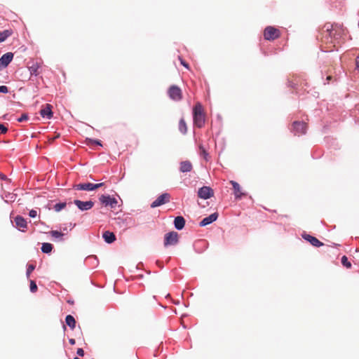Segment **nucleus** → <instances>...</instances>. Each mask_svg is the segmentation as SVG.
I'll return each mask as SVG.
<instances>
[{
  "label": "nucleus",
  "instance_id": "nucleus-1",
  "mask_svg": "<svg viewBox=\"0 0 359 359\" xmlns=\"http://www.w3.org/2000/svg\"><path fill=\"white\" fill-rule=\"evenodd\" d=\"M193 120L194 125L199 128L205 124V114L201 103H197L193 108Z\"/></svg>",
  "mask_w": 359,
  "mask_h": 359
},
{
  "label": "nucleus",
  "instance_id": "nucleus-2",
  "mask_svg": "<svg viewBox=\"0 0 359 359\" xmlns=\"http://www.w3.org/2000/svg\"><path fill=\"white\" fill-rule=\"evenodd\" d=\"M115 222L118 228L123 230L136 225L135 219L133 217L128 216L125 217H118L115 218Z\"/></svg>",
  "mask_w": 359,
  "mask_h": 359
},
{
  "label": "nucleus",
  "instance_id": "nucleus-3",
  "mask_svg": "<svg viewBox=\"0 0 359 359\" xmlns=\"http://www.w3.org/2000/svg\"><path fill=\"white\" fill-rule=\"evenodd\" d=\"M307 130L306 123L304 121H294L290 128V131L297 136L305 135Z\"/></svg>",
  "mask_w": 359,
  "mask_h": 359
},
{
  "label": "nucleus",
  "instance_id": "nucleus-4",
  "mask_svg": "<svg viewBox=\"0 0 359 359\" xmlns=\"http://www.w3.org/2000/svg\"><path fill=\"white\" fill-rule=\"evenodd\" d=\"M104 183L101 182L98 184H93L90 182H86V183H79L77 184L74 185L73 189L74 190H82V191H95L102 186H104Z\"/></svg>",
  "mask_w": 359,
  "mask_h": 359
},
{
  "label": "nucleus",
  "instance_id": "nucleus-5",
  "mask_svg": "<svg viewBox=\"0 0 359 359\" xmlns=\"http://www.w3.org/2000/svg\"><path fill=\"white\" fill-rule=\"evenodd\" d=\"M280 36V31L272 26H267L264 30V39L267 41H273Z\"/></svg>",
  "mask_w": 359,
  "mask_h": 359
},
{
  "label": "nucleus",
  "instance_id": "nucleus-6",
  "mask_svg": "<svg viewBox=\"0 0 359 359\" xmlns=\"http://www.w3.org/2000/svg\"><path fill=\"white\" fill-rule=\"evenodd\" d=\"M99 200L104 206H109L111 208H114L118 203L117 200L114 197L108 194L101 195Z\"/></svg>",
  "mask_w": 359,
  "mask_h": 359
},
{
  "label": "nucleus",
  "instance_id": "nucleus-7",
  "mask_svg": "<svg viewBox=\"0 0 359 359\" xmlns=\"http://www.w3.org/2000/svg\"><path fill=\"white\" fill-rule=\"evenodd\" d=\"M168 93L170 98L172 100L180 101L182 98V90L177 86H171L168 89Z\"/></svg>",
  "mask_w": 359,
  "mask_h": 359
},
{
  "label": "nucleus",
  "instance_id": "nucleus-8",
  "mask_svg": "<svg viewBox=\"0 0 359 359\" xmlns=\"http://www.w3.org/2000/svg\"><path fill=\"white\" fill-rule=\"evenodd\" d=\"M170 195L168 193H163L151 203V208H154L163 205L170 201Z\"/></svg>",
  "mask_w": 359,
  "mask_h": 359
},
{
  "label": "nucleus",
  "instance_id": "nucleus-9",
  "mask_svg": "<svg viewBox=\"0 0 359 359\" xmlns=\"http://www.w3.org/2000/svg\"><path fill=\"white\" fill-rule=\"evenodd\" d=\"M178 243V233L176 231H170L165 234L164 245H175Z\"/></svg>",
  "mask_w": 359,
  "mask_h": 359
},
{
  "label": "nucleus",
  "instance_id": "nucleus-10",
  "mask_svg": "<svg viewBox=\"0 0 359 359\" xmlns=\"http://www.w3.org/2000/svg\"><path fill=\"white\" fill-rule=\"evenodd\" d=\"M74 204L82 212L90 210L94 206V202L91 200L83 201L79 199L74 201Z\"/></svg>",
  "mask_w": 359,
  "mask_h": 359
},
{
  "label": "nucleus",
  "instance_id": "nucleus-11",
  "mask_svg": "<svg viewBox=\"0 0 359 359\" xmlns=\"http://www.w3.org/2000/svg\"><path fill=\"white\" fill-rule=\"evenodd\" d=\"M198 196L202 199H209L214 195L213 189L208 186H203L198 190Z\"/></svg>",
  "mask_w": 359,
  "mask_h": 359
},
{
  "label": "nucleus",
  "instance_id": "nucleus-12",
  "mask_svg": "<svg viewBox=\"0 0 359 359\" xmlns=\"http://www.w3.org/2000/svg\"><path fill=\"white\" fill-rule=\"evenodd\" d=\"M302 237L304 240L309 242L311 245L316 248H319L324 245V243L319 241L317 238L304 232L302 234Z\"/></svg>",
  "mask_w": 359,
  "mask_h": 359
},
{
  "label": "nucleus",
  "instance_id": "nucleus-13",
  "mask_svg": "<svg viewBox=\"0 0 359 359\" xmlns=\"http://www.w3.org/2000/svg\"><path fill=\"white\" fill-rule=\"evenodd\" d=\"M13 53L8 52L2 55L0 57V70L7 67L13 59Z\"/></svg>",
  "mask_w": 359,
  "mask_h": 359
},
{
  "label": "nucleus",
  "instance_id": "nucleus-14",
  "mask_svg": "<svg viewBox=\"0 0 359 359\" xmlns=\"http://www.w3.org/2000/svg\"><path fill=\"white\" fill-rule=\"evenodd\" d=\"M218 217H219V213L217 212L210 214L208 217H204L199 222V226L203 227V226H205L207 225H209V224L213 223L218 219Z\"/></svg>",
  "mask_w": 359,
  "mask_h": 359
},
{
  "label": "nucleus",
  "instance_id": "nucleus-15",
  "mask_svg": "<svg viewBox=\"0 0 359 359\" xmlns=\"http://www.w3.org/2000/svg\"><path fill=\"white\" fill-rule=\"evenodd\" d=\"M53 106L50 104H46L43 108L40 110V115L42 118L46 119H50L53 116Z\"/></svg>",
  "mask_w": 359,
  "mask_h": 359
},
{
  "label": "nucleus",
  "instance_id": "nucleus-16",
  "mask_svg": "<svg viewBox=\"0 0 359 359\" xmlns=\"http://www.w3.org/2000/svg\"><path fill=\"white\" fill-rule=\"evenodd\" d=\"M230 184L232 185V188L233 190V194L236 199H241L243 196L246 194L241 191V188L240 184L233 180L230 181Z\"/></svg>",
  "mask_w": 359,
  "mask_h": 359
},
{
  "label": "nucleus",
  "instance_id": "nucleus-17",
  "mask_svg": "<svg viewBox=\"0 0 359 359\" xmlns=\"http://www.w3.org/2000/svg\"><path fill=\"white\" fill-rule=\"evenodd\" d=\"M16 228L22 232L25 231L24 229H27V222L26 219L21 215H17L14 218Z\"/></svg>",
  "mask_w": 359,
  "mask_h": 359
},
{
  "label": "nucleus",
  "instance_id": "nucleus-18",
  "mask_svg": "<svg viewBox=\"0 0 359 359\" xmlns=\"http://www.w3.org/2000/svg\"><path fill=\"white\" fill-rule=\"evenodd\" d=\"M102 238L104 242L108 244L114 243L116 239V235L109 231H104L102 233Z\"/></svg>",
  "mask_w": 359,
  "mask_h": 359
},
{
  "label": "nucleus",
  "instance_id": "nucleus-19",
  "mask_svg": "<svg viewBox=\"0 0 359 359\" xmlns=\"http://www.w3.org/2000/svg\"><path fill=\"white\" fill-rule=\"evenodd\" d=\"M185 223V219L182 216L176 217L173 222L175 228L178 231L184 229Z\"/></svg>",
  "mask_w": 359,
  "mask_h": 359
},
{
  "label": "nucleus",
  "instance_id": "nucleus-20",
  "mask_svg": "<svg viewBox=\"0 0 359 359\" xmlns=\"http://www.w3.org/2000/svg\"><path fill=\"white\" fill-rule=\"evenodd\" d=\"M193 168L192 164L189 161H181L180 163V171L181 172H191Z\"/></svg>",
  "mask_w": 359,
  "mask_h": 359
},
{
  "label": "nucleus",
  "instance_id": "nucleus-21",
  "mask_svg": "<svg viewBox=\"0 0 359 359\" xmlns=\"http://www.w3.org/2000/svg\"><path fill=\"white\" fill-rule=\"evenodd\" d=\"M1 198L4 200L5 203L14 202L17 198V194L10 192H6L1 195Z\"/></svg>",
  "mask_w": 359,
  "mask_h": 359
},
{
  "label": "nucleus",
  "instance_id": "nucleus-22",
  "mask_svg": "<svg viewBox=\"0 0 359 359\" xmlns=\"http://www.w3.org/2000/svg\"><path fill=\"white\" fill-rule=\"evenodd\" d=\"M86 262L90 264L92 267L97 266L99 264V260L95 255H90L86 258Z\"/></svg>",
  "mask_w": 359,
  "mask_h": 359
},
{
  "label": "nucleus",
  "instance_id": "nucleus-23",
  "mask_svg": "<svg viewBox=\"0 0 359 359\" xmlns=\"http://www.w3.org/2000/svg\"><path fill=\"white\" fill-rule=\"evenodd\" d=\"M65 323L71 330H74L76 327V320L72 315H67L65 317Z\"/></svg>",
  "mask_w": 359,
  "mask_h": 359
},
{
  "label": "nucleus",
  "instance_id": "nucleus-24",
  "mask_svg": "<svg viewBox=\"0 0 359 359\" xmlns=\"http://www.w3.org/2000/svg\"><path fill=\"white\" fill-rule=\"evenodd\" d=\"M49 233L55 239L56 241H63L65 233L57 230H52Z\"/></svg>",
  "mask_w": 359,
  "mask_h": 359
},
{
  "label": "nucleus",
  "instance_id": "nucleus-25",
  "mask_svg": "<svg viewBox=\"0 0 359 359\" xmlns=\"http://www.w3.org/2000/svg\"><path fill=\"white\" fill-rule=\"evenodd\" d=\"M53 245L50 243H43L41 245V252L44 254H49L52 252Z\"/></svg>",
  "mask_w": 359,
  "mask_h": 359
},
{
  "label": "nucleus",
  "instance_id": "nucleus-26",
  "mask_svg": "<svg viewBox=\"0 0 359 359\" xmlns=\"http://www.w3.org/2000/svg\"><path fill=\"white\" fill-rule=\"evenodd\" d=\"M13 32L11 29H5L3 32H0V43L4 42L12 34Z\"/></svg>",
  "mask_w": 359,
  "mask_h": 359
},
{
  "label": "nucleus",
  "instance_id": "nucleus-27",
  "mask_svg": "<svg viewBox=\"0 0 359 359\" xmlns=\"http://www.w3.org/2000/svg\"><path fill=\"white\" fill-rule=\"evenodd\" d=\"M39 69V65L38 63L33 64L31 67H29V71L30 72L31 76H38Z\"/></svg>",
  "mask_w": 359,
  "mask_h": 359
},
{
  "label": "nucleus",
  "instance_id": "nucleus-28",
  "mask_svg": "<svg viewBox=\"0 0 359 359\" xmlns=\"http://www.w3.org/2000/svg\"><path fill=\"white\" fill-rule=\"evenodd\" d=\"M179 130L182 134H186L187 131V124L183 118H181L179 122Z\"/></svg>",
  "mask_w": 359,
  "mask_h": 359
},
{
  "label": "nucleus",
  "instance_id": "nucleus-29",
  "mask_svg": "<svg viewBox=\"0 0 359 359\" xmlns=\"http://www.w3.org/2000/svg\"><path fill=\"white\" fill-rule=\"evenodd\" d=\"M199 149H200V155L201 156L203 157V158L206 161H209V154L208 152L206 151V149L204 148V147L203 145H200L199 146Z\"/></svg>",
  "mask_w": 359,
  "mask_h": 359
},
{
  "label": "nucleus",
  "instance_id": "nucleus-30",
  "mask_svg": "<svg viewBox=\"0 0 359 359\" xmlns=\"http://www.w3.org/2000/svg\"><path fill=\"white\" fill-rule=\"evenodd\" d=\"M341 263L346 269H351L352 266L351 263L348 261V257L346 255L341 257Z\"/></svg>",
  "mask_w": 359,
  "mask_h": 359
},
{
  "label": "nucleus",
  "instance_id": "nucleus-31",
  "mask_svg": "<svg viewBox=\"0 0 359 359\" xmlns=\"http://www.w3.org/2000/svg\"><path fill=\"white\" fill-rule=\"evenodd\" d=\"M66 205L67 203L65 202H60L55 204L53 208L55 212H60L62 209H64L66 207Z\"/></svg>",
  "mask_w": 359,
  "mask_h": 359
},
{
  "label": "nucleus",
  "instance_id": "nucleus-32",
  "mask_svg": "<svg viewBox=\"0 0 359 359\" xmlns=\"http://www.w3.org/2000/svg\"><path fill=\"white\" fill-rule=\"evenodd\" d=\"M86 141L90 144H95L100 147H102V141L97 139L86 138Z\"/></svg>",
  "mask_w": 359,
  "mask_h": 359
},
{
  "label": "nucleus",
  "instance_id": "nucleus-33",
  "mask_svg": "<svg viewBox=\"0 0 359 359\" xmlns=\"http://www.w3.org/2000/svg\"><path fill=\"white\" fill-rule=\"evenodd\" d=\"M29 290H30V292L32 293L36 292L38 290L37 285H36V282L33 280H30V281H29Z\"/></svg>",
  "mask_w": 359,
  "mask_h": 359
},
{
  "label": "nucleus",
  "instance_id": "nucleus-34",
  "mask_svg": "<svg viewBox=\"0 0 359 359\" xmlns=\"http://www.w3.org/2000/svg\"><path fill=\"white\" fill-rule=\"evenodd\" d=\"M35 266L33 264H28L27 266V271H26V276L28 278L31 274V273L34 270Z\"/></svg>",
  "mask_w": 359,
  "mask_h": 359
},
{
  "label": "nucleus",
  "instance_id": "nucleus-35",
  "mask_svg": "<svg viewBox=\"0 0 359 359\" xmlns=\"http://www.w3.org/2000/svg\"><path fill=\"white\" fill-rule=\"evenodd\" d=\"M325 27H326V30L330 32V36H335L336 34L334 33V29L332 25H326Z\"/></svg>",
  "mask_w": 359,
  "mask_h": 359
},
{
  "label": "nucleus",
  "instance_id": "nucleus-36",
  "mask_svg": "<svg viewBox=\"0 0 359 359\" xmlns=\"http://www.w3.org/2000/svg\"><path fill=\"white\" fill-rule=\"evenodd\" d=\"M29 119V116L27 114H22L20 117L17 118L18 122H23Z\"/></svg>",
  "mask_w": 359,
  "mask_h": 359
},
{
  "label": "nucleus",
  "instance_id": "nucleus-37",
  "mask_svg": "<svg viewBox=\"0 0 359 359\" xmlns=\"http://www.w3.org/2000/svg\"><path fill=\"white\" fill-rule=\"evenodd\" d=\"M8 130V128L4 123H0V134H6Z\"/></svg>",
  "mask_w": 359,
  "mask_h": 359
},
{
  "label": "nucleus",
  "instance_id": "nucleus-38",
  "mask_svg": "<svg viewBox=\"0 0 359 359\" xmlns=\"http://www.w3.org/2000/svg\"><path fill=\"white\" fill-rule=\"evenodd\" d=\"M8 91V88L6 86H0V93L6 94Z\"/></svg>",
  "mask_w": 359,
  "mask_h": 359
},
{
  "label": "nucleus",
  "instance_id": "nucleus-39",
  "mask_svg": "<svg viewBox=\"0 0 359 359\" xmlns=\"http://www.w3.org/2000/svg\"><path fill=\"white\" fill-rule=\"evenodd\" d=\"M29 216L32 218H35L37 216V211L34 209L29 210Z\"/></svg>",
  "mask_w": 359,
  "mask_h": 359
},
{
  "label": "nucleus",
  "instance_id": "nucleus-40",
  "mask_svg": "<svg viewBox=\"0 0 359 359\" xmlns=\"http://www.w3.org/2000/svg\"><path fill=\"white\" fill-rule=\"evenodd\" d=\"M179 60L182 66H184L186 69L189 68V64L185 60H184L181 57H179Z\"/></svg>",
  "mask_w": 359,
  "mask_h": 359
},
{
  "label": "nucleus",
  "instance_id": "nucleus-41",
  "mask_svg": "<svg viewBox=\"0 0 359 359\" xmlns=\"http://www.w3.org/2000/svg\"><path fill=\"white\" fill-rule=\"evenodd\" d=\"M76 354L79 356H83L84 355V351L83 348H77V351H76Z\"/></svg>",
  "mask_w": 359,
  "mask_h": 359
},
{
  "label": "nucleus",
  "instance_id": "nucleus-42",
  "mask_svg": "<svg viewBox=\"0 0 359 359\" xmlns=\"http://www.w3.org/2000/svg\"><path fill=\"white\" fill-rule=\"evenodd\" d=\"M355 68L359 70V54L355 58Z\"/></svg>",
  "mask_w": 359,
  "mask_h": 359
},
{
  "label": "nucleus",
  "instance_id": "nucleus-43",
  "mask_svg": "<svg viewBox=\"0 0 359 359\" xmlns=\"http://www.w3.org/2000/svg\"><path fill=\"white\" fill-rule=\"evenodd\" d=\"M0 180H5V181H6V180H9L8 179V177H6V175H5L4 174H3V173H1V172H0Z\"/></svg>",
  "mask_w": 359,
  "mask_h": 359
},
{
  "label": "nucleus",
  "instance_id": "nucleus-44",
  "mask_svg": "<svg viewBox=\"0 0 359 359\" xmlns=\"http://www.w3.org/2000/svg\"><path fill=\"white\" fill-rule=\"evenodd\" d=\"M288 86L292 88H294L296 86V84L293 83L292 81H288Z\"/></svg>",
  "mask_w": 359,
  "mask_h": 359
},
{
  "label": "nucleus",
  "instance_id": "nucleus-45",
  "mask_svg": "<svg viewBox=\"0 0 359 359\" xmlns=\"http://www.w3.org/2000/svg\"><path fill=\"white\" fill-rule=\"evenodd\" d=\"M69 342L71 345H74L76 344V340L73 338L69 339Z\"/></svg>",
  "mask_w": 359,
  "mask_h": 359
},
{
  "label": "nucleus",
  "instance_id": "nucleus-46",
  "mask_svg": "<svg viewBox=\"0 0 359 359\" xmlns=\"http://www.w3.org/2000/svg\"><path fill=\"white\" fill-rule=\"evenodd\" d=\"M156 264L161 268L162 269L163 267V264H161V262L158 260L156 261Z\"/></svg>",
  "mask_w": 359,
  "mask_h": 359
},
{
  "label": "nucleus",
  "instance_id": "nucleus-47",
  "mask_svg": "<svg viewBox=\"0 0 359 359\" xmlns=\"http://www.w3.org/2000/svg\"><path fill=\"white\" fill-rule=\"evenodd\" d=\"M326 79H327V83H328L330 82V81H331V79H332V76H327Z\"/></svg>",
  "mask_w": 359,
  "mask_h": 359
},
{
  "label": "nucleus",
  "instance_id": "nucleus-48",
  "mask_svg": "<svg viewBox=\"0 0 359 359\" xmlns=\"http://www.w3.org/2000/svg\"><path fill=\"white\" fill-rule=\"evenodd\" d=\"M137 277H138V278L142 279V278H143L144 275L143 274H140V275H138Z\"/></svg>",
  "mask_w": 359,
  "mask_h": 359
},
{
  "label": "nucleus",
  "instance_id": "nucleus-49",
  "mask_svg": "<svg viewBox=\"0 0 359 359\" xmlns=\"http://www.w3.org/2000/svg\"><path fill=\"white\" fill-rule=\"evenodd\" d=\"M70 226H72L71 229H72L76 226V224H72V223H70Z\"/></svg>",
  "mask_w": 359,
  "mask_h": 359
},
{
  "label": "nucleus",
  "instance_id": "nucleus-50",
  "mask_svg": "<svg viewBox=\"0 0 359 359\" xmlns=\"http://www.w3.org/2000/svg\"><path fill=\"white\" fill-rule=\"evenodd\" d=\"M74 359H80V358L78 357H74Z\"/></svg>",
  "mask_w": 359,
  "mask_h": 359
},
{
  "label": "nucleus",
  "instance_id": "nucleus-51",
  "mask_svg": "<svg viewBox=\"0 0 359 359\" xmlns=\"http://www.w3.org/2000/svg\"><path fill=\"white\" fill-rule=\"evenodd\" d=\"M63 231H67V228H63Z\"/></svg>",
  "mask_w": 359,
  "mask_h": 359
},
{
  "label": "nucleus",
  "instance_id": "nucleus-52",
  "mask_svg": "<svg viewBox=\"0 0 359 359\" xmlns=\"http://www.w3.org/2000/svg\"><path fill=\"white\" fill-rule=\"evenodd\" d=\"M358 111H359V105H358Z\"/></svg>",
  "mask_w": 359,
  "mask_h": 359
}]
</instances>
